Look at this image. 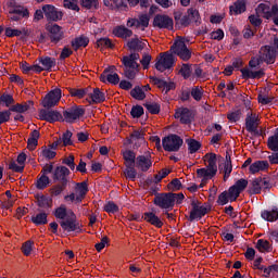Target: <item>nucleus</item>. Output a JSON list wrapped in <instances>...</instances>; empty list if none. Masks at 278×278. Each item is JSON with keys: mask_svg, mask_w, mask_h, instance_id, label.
<instances>
[{"mask_svg": "<svg viewBox=\"0 0 278 278\" xmlns=\"http://www.w3.org/2000/svg\"><path fill=\"white\" fill-rule=\"evenodd\" d=\"M122 64H123L124 68H140V64H138V62H135L128 55H124L122 58Z\"/></svg>", "mask_w": 278, "mask_h": 278, "instance_id": "obj_43", "label": "nucleus"}, {"mask_svg": "<svg viewBox=\"0 0 278 278\" xmlns=\"http://www.w3.org/2000/svg\"><path fill=\"white\" fill-rule=\"evenodd\" d=\"M267 147L270 151H278V128L276 129L274 136L268 137Z\"/></svg>", "mask_w": 278, "mask_h": 278, "instance_id": "obj_39", "label": "nucleus"}, {"mask_svg": "<svg viewBox=\"0 0 278 278\" xmlns=\"http://www.w3.org/2000/svg\"><path fill=\"white\" fill-rule=\"evenodd\" d=\"M31 108H34V101L28 100L24 103H16L9 110H4V112H9V114H12V112H16L17 114H25V112H28V110Z\"/></svg>", "mask_w": 278, "mask_h": 278, "instance_id": "obj_20", "label": "nucleus"}, {"mask_svg": "<svg viewBox=\"0 0 278 278\" xmlns=\"http://www.w3.org/2000/svg\"><path fill=\"white\" fill-rule=\"evenodd\" d=\"M80 5L86 8V10H92V8L99 10V0H81Z\"/></svg>", "mask_w": 278, "mask_h": 278, "instance_id": "obj_52", "label": "nucleus"}, {"mask_svg": "<svg viewBox=\"0 0 278 278\" xmlns=\"http://www.w3.org/2000/svg\"><path fill=\"white\" fill-rule=\"evenodd\" d=\"M55 218H59L60 226L63 229V231H67V233H71L73 231H76V233H81V224L77 222V215L73 211L70 213V219H65L67 216L66 206L61 205L55 208L54 211Z\"/></svg>", "mask_w": 278, "mask_h": 278, "instance_id": "obj_2", "label": "nucleus"}, {"mask_svg": "<svg viewBox=\"0 0 278 278\" xmlns=\"http://www.w3.org/2000/svg\"><path fill=\"white\" fill-rule=\"evenodd\" d=\"M241 117H242V111L240 109L227 115V118L230 123H238V121H240Z\"/></svg>", "mask_w": 278, "mask_h": 278, "instance_id": "obj_59", "label": "nucleus"}, {"mask_svg": "<svg viewBox=\"0 0 278 278\" xmlns=\"http://www.w3.org/2000/svg\"><path fill=\"white\" fill-rule=\"evenodd\" d=\"M39 64L43 66L45 71H48L49 73H51V70L54 68L56 61H55V58L40 56Z\"/></svg>", "mask_w": 278, "mask_h": 278, "instance_id": "obj_30", "label": "nucleus"}, {"mask_svg": "<svg viewBox=\"0 0 278 278\" xmlns=\"http://www.w3.org/2000/svg\"><path fill=\"white\" fill-rule=\"evenodd\" d=\"M261 217L263 220H267V223H275L278 220V207L273 206L270 211L265 210L262 211Z\"/></svg>", "mask_w": 278, "mask_h": 278, "instance_id": "obj_28", "label": "nucleus"}, {"mask_svg": "<svg viewBox=\"0 0 278 278\" xmlns=\"http://www.w3.org/2000/svg\"><path fill=\"white\" fill-rule=\"evenodd\" d=\"M130 97L137 101H144V99H147V93H144L140 86H136L134 89H131Z\"/></svg>", "mask_w": 278, "mask_h": 278, "instance_id": "obj_37", "label": "nucleus"}, {"mask_svg": "<svg viewBox=\"0 0 278 278\" xmlns=\"http://www.w3.org/2000/svg\"><path fill=\"white\" fill-rule=\"evenodd\" d=\"M138 67H124V76L126 79H136Z\"/></svg>", "mask_w": 278, "mask_h": 278, "instance_id": "obj_61", "label": "nucleus"}, {"mask_svg": "<svg viewBox=\"0 0 278 278\" xmlns=\"http://www.w3.org/2000/svg\"><path fill=\"white\" fill-rule=\"evenodd\" d=\"M86 114V109L81 105H74L63 111V117L66 123H74L75 121L81 118Z\"/></svg>", "mask_w": 278, "mask_h": 278, "instance_id": "obj_10", "label": "nucleus"}, {"mask_svg": "<svg viewBox=\"0 0 278 278\" xmlns=\"http://www.w3.org/2000/svg\"><path fill=\"white\" fill-rule=\"evenodd\" d=\"M92 103H103L105 101V93L99 88H94L93 92L89 94Z\"/></svg>", "mask_w": 278, "mask_h": 278, "instance_id": "obj_34", "label": "nucleus"}, {"mask_svg": "<svg viewBox=\"0 0 278 278\" xmlns=\"http://www.w3.org/2000/svg\"><path fill=\"white\" fill-rule=\"evenodd\" d=\"M204 157L207 162L206 168L202 167L197 169L199 179H202L199 188H203V184H207L210 179H214V177H216V173H218V165H216V153H206Z\"/></svg>", "mask_w": 278, "mask_h": 278, "instance_id": "obj_3", "label": "nucleus"}, {"mask_svg": "<svg viewBox=\"0 0 278 278\" xmlns=\"http://www.w3.org/2000/svg\"><path fill=\"white\" fill-rule=\"evenodd\" d=\"M71 138H73V132L71 130H66L62 136L63 147H72L73 140Z\"/></svg>", "mask_w": 278, "mask_h": 278, "instance_id": "obj_60", "label": "nucleus"}, {"mask_svg": "<svg viewBox=\"0 0 278 278\" xmlns=\"http://www.w3.org/2000/svg\"><path fill=\"white\" fill-rule=\"evenodd\" d=\"M257 11L261 12L264 18H267V21L270 18V5L266 3H260L257 7Z\"/></svg>", "mask_w": 278, "mask_h": 278, "instance_id": "obj_55", "label": "nucleus"}, {"mask_svg": "<svg viewBox=\"0 0 278 278\" xmlns=\"http://www.w3.org/2000/svg\"><path fill=\"white\" fill-rule=\"evenodd\" d=\"M89 43H90V39L84 35L76 37L71 41V46L74 49V51H79L81 47L86 48L88 47Z\"/></svg>", "mask_w": 278, "mask_h": 278, "instance_id": "obj_27", "label": "nucleus"}, {"mask_svg": "<svg viewBox=\"0 0 278 278\" xmlns=\"http://www.w3.org/2000/svg\"><path fill=\"white\" fill-rule=\"evenodd\" d=\"M175 118H179L181 125H190L194 118V114L188 108H179L175 112Z\"/></svg>", "mask_w": 278, "mask_h": 278, "instance_id": "obj_17", "label": "nucleus"}, {"mask_svg": "<svg viewBox=\"0 0 278 278\" xmlns=\"http://www.w3.org/2000/svg\"><path fill=\"white\" fill-rule=\"evenodd\" d=\"M33 249H34V241L31 240L24 242L22 245V252L24 255H26V257H28V255H31Z\"/></svg>", "mask_w": 278, "mask_h": 278, "instance_id": "obj_57", "label": "nucleus"}, {"mask_svg": "<svg viewBox=\"0 0 278 278\" xmlns=\"http://www.w3.org/2000/svg\"><path fill=\"white\" fill-rule=\"evenodd\" d=\"M187 14H189L191 23H195L197 26L201 25V15L197 9H188Z\"/></svg>", "mask_w": 278, "mask_h": 278, "instance_id": "obj_41", "label": "nucleus"}, {"mask_svg": "<svg viewBox=\"0 0 278 278\" xmlns=\"http://www.w3.org/2000/svg\"><path fill=\"white\" fill-rule=\"evenodd\" d=\"M71 176V169L64 165H59L52 173V179L54 184H63L68 186V177Z\"/></svg>", "mask_w": 278, "mask_h": 278, "instance_id": "obj_8", "label": "nucleus"}, {"mask_svg": "<svg viewBox=\"0 0 278 278\" xmlns=\"http://www.w3.org/2000/svg\"><path fill=\"white\" fill-rule=\"evenodd\" d=\"M143 114L144 108H142V105H134L130 110V116H132V118H140Z\"/></svg>", "mask_w": 278, "mask_h": 278, "instance_id": "obj_54", "label": "nucleus"}, {"mask_svg": "<svg viewBox=\"0 0 278 278\" xmlns=\"http://www.w3.org/2000/svg\"><path fill=\"white\" fill-rule=\"evenodd\" d=\"M249 194H262V176L250 180Z\"/></svg>", "mask_w": 278, "mask_h": 278, "instance_id": "obj_29", "label": "nucleus"}, {"mask_svg": "<svg viewBox=\"0 0 278 278\" xmlns=\"http://www.w3.org/2000/svg\"><path fill=\"white\" fill-rule=\"evenodd\" d=\"M89 89L88 88H84V89H71L70 90V94L72 97H77L78 99H84V97H86V94H88Z\"/></svg>", "mask_w": 278, "mask_h": 278, "instance_id": "obj_56", "label": "nucleus"}, {"mask_svg": "<svg viewBox=\"0 0 278 278\" xmlns=\"http://www.w3.org/2000/svg\"><path fill=\"white\" fill-rule=\"evenodd\" d=\"M47 218H49V214L41 212L37 215H33L30 220L34 225H36V227H40V225H47V223H49Z\"/></svg>", "mask_w": 278, "mask_h": 278, "instance_id": "obj_31", "label": "nucleus"}, {"mask_svg": "<svg viewBox=\"0 0 278 278\" xmlns=\"http://www.w3.org/2000/svg\"><path fill=\"white\" fill-rule=\"evenodd\" d=\"M45 17L49 23H58L64 18V13L53 4H45L42 7Z\"/></svg>", "mask_w": 278, "mask_h": 278, "instance_id": "obj_9", "label": "nucleus"}, {"mask_svg": "<svg viewBox=\"0 0 278 278\" xmlns=\"http://www.w3.org/2000/svg\"><path fill=\"white\" fill-rule=\"evenodd\" d=\"M175 55H178L184 62H188V60L192 58V51L188 49L186 41L179 39L173 43L169 51L160 53V58L156 60L154 68L160 73L173 68V66H175Z\"/></svg>", "mask_w": 278, "mask_h": 278, "instance_id": "obj_1", "label": "nucleus"}, {"mask_svg": "<svg viewBox=\"0 0 278 278\" xmlns=\"http://www.w3.org/2000/svg\"><path fill=\"white\" fill-rule=\"evenodd\" d=\"M230 12H235V14L247 12V0H237L235 4L230 7Z\"/></svg>", "mask_w": 278, "mask_h": 278, "instance_id": "obj_35", "label": "nucleus"}, {"mask_svg": "<svg viewBox=\"0 0 278 278\" xmlns=\"http://www.w3.org/2000/svg\"><path fill=\"white\" fill-rule=\"evenodd\" d=\"M104 212L108 214H116L118 212V205L113 201H110L104 205Z\"/></svg>", "mask_w": 278, "mask_h": 278, "instance_id": "obj_63", "label": "nucleus"}, {"mask_svg": "<svg viewBox=\"0 0 278 278\" xmlns=\"http://www.w3.org/2000/svg\"><path fill=\"white\" fill-rule=\"evenodd\" d=\"M174 25L173 17L166 14H156L153 18V27H157L159 29H168L172 31Z\"/></svg>", "mask_w": 278, "mask_h": 278, "instance_id": "obj_14", "label": "nucleus"}, {"mask_svg": "<svg viewBox=\"0 0 278 278\" xmlns=\"http://www.w3.org/2000/svg\"><path fill=\"white\" fill-rule=\"evenodd\" d=\"M35 199L37 200L38 207H41L42 210H51V207H53V199L45 194H37L35 195Z\"/></svg>", "mask_w": 278, "mask_h": 278, "instance_id": "obj_26", "label": "nucleus"}, {"mask_svg": "<svg viewBox=\"0 0 278 278\" xmlns=\"http://www.w3.org/2000/svg\"><path fill=\"white\" fill-rule=\"evenodd\" d=\"M138 156H136V152L134 150H126L123 152V159L125 166H136V160Z\"/></svg>", "mask_w": 278, "mask_h": 278, "instance_id": "obj_32", "label": "nucleus"}, {"mask_svg": "<svg viewBox=\"0 0 278 278\" xmlns=\"http://www.w3.org/2000/svg\"><path fill=\"white\" fill-rule=\"evenodd\" d=\"M124 175L126 179H130V181H136V177H138V172L136 170V165H125Z\"/></svg>", "mask_w": 278, "mask_h": 278, "instance_id": "obj_36", "label": "nucleus"}, {"mask_svg": "<svg viewBox=\"0 0 278 278\" xmlns=\"http://www.w3.org/2000/svg\"><path fill=\"white\" fill-rule=\"evenodd\" d=\"M114 71H116V66L114 65L106 67L100 75V81H102V84H105L108 81L113 86H117V84H121V76L114 73Z\"/></svg>", "mask_w": 278, "mask_h": 278, "instance_id": "obj_13", "label": "nucleus"}, {"mask_svg": "<svg viewBox=\"0 0 278 278\" xmlns=\"http://www.w3.org/2000/svg\"><path fill=\"white\" fill-rule=\"evenodd\" d=\"M142 219L146 220V223H149V225L156 227V229H162V227H164V222L162 218L156 216V214L153 212L143 213Z\"/></svg>", "mask_w": 278, "mask_h": 278, "instance_id": "obj_19", "label": "nucleus"}, {"mask_svg": "<svg viewBox=\"0 0 278 278\" xmlns=\"http://www.w3.org/2000/svg\"><path fill=\"white\" fill-rule=\"evenodd\" d=\"M258 58L261 62H265V64H275L277 60V49L273 46H263L260 50Z\"/></svg>", "mask_w": 278, "mask_h": 278, "instance_id": "obj_12", "label": "nucleus"}, {"mask_svg": "<svg viewBox=\"0 0 278 278\" xmlns=\"http://www.w3.org/2000/svg\"><path fill=\"white\" fill-rule=\"evenodd\" d=\"M150 83L160 88V90H164V86L166 85V80L156 76H150Z\"/></svg>", "mask_w": 278, "mask_h": 278, "instance_id": "obj_58", "label": "nucleus"}, {"mask_svg": "<svg viewBox=\"0 0 278 278\" xmlns=\"http://www.w3.org/2000/svg\"><path fill=\"white\" fill-rule=\"evenodd\" d=\"M5 105V108H10L11 105H14V97L9 93H2L0 96V105Z\"/></svg>", "mask_w": 278, "mask_h": 278, "instance_id": "obj_47", "label": "nucleus"}, {"mask_svg": "<svg viewBox=\"0 0 278 278\" xmlns=\"http://www.w3.org/2000/svg\"><path fill=\"white\" fill-rule=\"evenodd\" d=\"M168 190H173V192L179 190L181 188V180L179 178H174L168 185Z\"/></svg>", "mask_w": 278, "mask_h": 278, "instance_id": "obj_64", "label": "nucleus"}, {"mask_svg": "<svg viewBox=\"0 0 278 278\" xmlns=\"http://www.w3.org/2000/svg\"><path fill=\"white\" fill-rule=\"evenodd\" d=\"M257 127H260V117L248 113L247 117H245V129L247 131H249V134H253V136H262V134L260 132V129H257Z\"/></svg>", "mask_w": 278, "mask_h": 278, "instance_id": "obj_16", "label": "nucleus"}, {"mask_svg": "<svg viewBox=\"0 0 278 278\" xmlns=\"http://www.w3.org/2000/svg\"><path fill=\"white\" fill-rule=\"evenodd\" d=\"M51 184V179H49V176L41 175L36 182L37 190H45Z\"/></svg>", "mask_w": 278, "mask_h": 278, "instance_id": "obj_44", "label": "nucleus"}, {"mask_svg": "<svg viewBox=\"0 0 278 278\" xmlns=\"http://www.w3.org/2000/svg\"><path fill=\"white\" fill-rule=\"evenodd\" d=\"M179 73L184 77V79H190L192 75V65L184 63Z\"/></svg>", "mask_w": 278, "mask_h": 278, "instance_id": "obj_49", "label": "nucleus"}, {"mask_svg": "<svg viewBox=\"0 0 278 278\" xmlns=\"http://www.w3.org/2000/svg\"><path fill=\"white\" fill-rule=\"evenodd\" d=\"M173 197V192H156L153 199V203L156 207H160V210L172 211L173 207H175Z\"/></svg>", "mask_w": 278, "mask_h": 278, "instance_id": "obj_5", "label": "nucleus"}, {"mask_svg": "<svg viewBox=\"0 0 278 278\" xmlns=\"http://www.w3.org/2000/svg\"><path fill=\"white\" fill-rule=\"evenodd\" d=\"M227 192L231 203H233V201H238V197L242 194V191H239L235 185L229 187Z\"/></svg>", "mask_w": 278, "mask_h": 278, "instance_id": "obj_50", "label": "nucleus"}, {"mask_svg": "<svg viewBox=\"0 0 278 278\" xmlns=\"http://www.w3.org/2000/svg\"><path fill=\"white\" fill-rule=\"evenodd\" d=\"M143 108H146V110H148L150 114H160L162 110V106L160 105V103H156V102H146L143 104Z\"/></svg>", "mask_w": 278, "mask_h": 278, "instance_id": "obj_42", "label": "nucleus"}, {"mask_svg": "<svg viewBox=\"0 0 278 278\" xmlns=\"http://www.w3.org/2000/svg\"><path fill=\"white\" fill-rule=\"evenodd\" d=\"M11 21L18 22L23 18H29V10L23 5H14L9 10Z\"/></svg>", "mask_w": 278, "mask_h": 278, "instance_id": "obj_15", "label": "nucleus"}, {"mask_svg": "<svg viewBox=\"0 0 278 278\" xmlns=\"http://www.w3.org/2000/svg\"><path fill=\"white\" fill-rule=\"evenodd\" d=\"M62 164L70 167V170H75L76 164H75V155L70 154L67 157L62 159Z\"/></svg>", "mask_w": 278, "mask_h": 278, "instance_id": "obj_53", "label": "nucleus"}, {"mask_svg": "<svg viewBox=\"0 0 278 278\" xmlns=\"http://www.w3.org/2000/svg\"><path fill=\"white\" fill-rule=\"evenodd\" d=\"M242 79H262L266 73L264 72V68H261L258 71H251L249 68H241L240 70Z\"/></svg>", "mask_w": 278, "mask_h": 278, "instance_id": "obj_24", "label": "nucleus"}, {"mask_svg": "<svg viewBox=\"0 0 278 278\" xmlns=\"http://www.w3.org/2000/svg\"><path fill=\"white\" fill-rule=\"evenodd\" d=\"M58 153L51 148H47L46 146L41 147L40 156L45 157L46 160H53Z\"/></svg>", "mask_w": 278, "mask_h": 278, "instance_id": "obj_45", "label": "nucleus"}, {"mask_svg": "<svg viewBox=\"0 0 278 278\" xmlns=\"http://www.w3.org/2000/svg\"><path fill=\"white\" fill-rule=\"evenodd\" d=\"M186 143L188 144L189 153H197L199 149H201V142L195 139H186Z\"/></svg>", "mask_w": 278, "mask_h": 278, "instance_id": "obj_46", "label": "nucleus"}, {"mask_svg": "<svg viewBox=\"0 0 278 278\" xmlns=\"http://www.w3.org/2000/svg\"><path fill=\"white\" fill-rule=\"evenodd\" d=\"M126 47L129 51L140 53V51H143L144 47H147V43L140 40V38L135 37L127 41Z\"/></svg>", "mask_w": 278, "mask_h": 278, "instance_id": "obj_23", "label": "nucleus"}, {"mask_svg": "<svg viewBox=\"0 0 278 278\" xmlns=\"http://www.w3.org/2000/svg\"><path fill=\"white\" fill-rule=\"evenodd\" d=\"M268 168H270V163H268V161H256L250 165L249 170L251 175H255L268 170Z\"/></svg>", "mask_w": 278, "mask_h": 278, "instance_id": "obj_25", "label": "nucleus"}, {"mask_svg": "<svg viewBox=\"0 0 278 278\" xmlns=\"http://www.w3.org/2000/svg\"><path fill=\"white\" fill-rule=\"evenodd\" d=\"M136 168L141 170V173H147L153 166V161L151 160V154L138 155L135 162Z\"/></svg>", "mask_w": 278, "mask_h": 278, "instance_id": "obj_18", "label": "nucleus"}, {"mask_svg": "<svg viewBox=\"0 0 278 278\" xmlns=\"http://www.w3.org/2000/svg\"><path fill=\"white\" fill-rule=\"evenodd\" d=\"M46 31H48V38L50 39V42L52 45H58L59 42H62L64 40V29L62 26L53 23L48 22L46 25Z\"/></svg>", "mask_w": 278, "mask_h": 278, "instance_id": "obj_6", "label": "nucleus"}, {"mask_svg": "<svg viewBox=\"0 0 278 278\" xmlns=\"http://www.w3.org/2000/svg\"><path fill=\"white\" fill-rule=\"evenodd\" d=\"M162 147L168 153H176L184 147V139L176 134H169L162 139Z\"/></svg>", "mask_w": 278, "mask_h": 278, "instance_id": "obj_4", "label": "nucleus"}, {"mask_svg": "<svg viewBox=\"0 0 278 278\" xmlns=\"http://www.w3.org/2000/svg\"><path fill=\"white\" fill-rule=\"evenodd\" d=\"M229 193L227 191H223L219 195L218 199L216 201L217 205H227V203H229Z\"/></svg>", "mask_w": 278, "mask_h": 278, "instance_id": "obj_62", "label": "nucleus"}, {"mask_svg": "<svg viewBox=\"0 0 278 278\" xmlns=\"http://www.w3.org/2000/svg\"><path fill=\"white\" fill-rule=\"evenodd\" d=\"M113 35L116 38H122L123 40H127V38H131L134 36V30L127 28L125 25H119L113 28Z\"/></svg>", "mask_w": 278, "mask_h": 278, "instance_id": "obj_22", "label": "nucleus"}, {"mask_svg": "<svg viewBox=\"0 0 278 278\" xmlns=\"http://www.w3.org/2000/svg\"><path fill=\"white\" fill-rule=\"evenodd\" d=\"M60 99H62V89L55 88L49 91L42 99L41 105L46 110H51V108H55L60 103Z\"/></svg>", "mask_w": 278, "mask_h": 278, "instance_id": "obj_7", "label": "nucleus"}, {"mask_svg": "<svg viewBox=\"0 0 278 278\" xmlns=\"http://www.w3.org/2000/svg\"><path fill=\"white\" fill-rule=\"evenodd\" d=\"M74 190L76 192V203H81L89 192L88 181L76 182Z\"/></svg>", "mask_w": 278, "mask_h": 278, "instance_id": "obj_21", "label": "nucleus"}, {"mask_svg": "<svg viewBox=\"0 0 278 278\" xmlns=\"http://www.w3.org/2000/svg\"><path fill=\"white\" fill-rule=\"evenodd\" d=\"M210 210H211L210 207L203 205L195 211V214L193 217H192V213H190L188 220L190 223H194V220H201V218H203V216H205L210 212Z\"/></svg>", "mask_w": 278, "mask_h": 278, "instance_id": "obj_33", "label": "nucleus"}, {"mask_svg": "<svg viewBox=\"0 0 278 278\" xmlns=\"http://www.w3.org/2000/svg\"><path fill=\"white\" fill-rule=\"evenodd\" d=\"M255 249L261 253H270V242H268V240L258 239Z\"/></svg>", "mask_w": 278, "mask_h": 278, "instance_id": "obj_38", "label": "nucleus"}, {"mask_svg": "<svg viewBox=\"0 0 278 278\" xmlns=\"http://www.w3.org/2000/svg\"><path fill=\"white\" fill-rule=\"evenodd\" d=\"M98 49H114V43L108 37H103L97 40L96 42Z\"/></svg>", "mask_w": 278, "mask_h": 278, "instance_id": "obj_40", "label": "nucleus"}, {"mask_svg": "<svg viewBox=\"0 0 278 278\" xmlns=\"http://www.w3.org/2000/svg\"><path fill=\"white\" fill-rule=\"evenodd\" d=\"M39 121H46L47 123H58L60 121H64V116L62 115V113H60V111L40 109Z\"/></svg>", "mask_w": 278, "mask_h": 278, "instance_id": "obj_11", "label": "nucleus"}, {"mask_svg": "<svg viewBox=\"0 0 278 278\" xmlns=\"http://www.w3.org/2000/svg\"><path fill=\"white\" fill-rule=\"evenodd\" d=\"M190 92L194 101H201V99H203V87L194 86L191 88Z\"/></svg>", "mask_w": 278, "mask_h": 278, "instance_id": "obj_51", "label": "nucleus"}, {"mask_svg": "<svg viewBox=\"0 0 278 278\" xmlns=\"http://www.w3.org/2000/svg\"><path fill=\"white\" fill-rule=\"evenodd\" d=\"M68 185H64L62 182H59L58 185H54L51 189H50V193L51 197H60V194H62L63 190H66V187Z\"/></svg>", "mask_w": 278, "mask_h": 278, "instance_id": "obj_48", "label": "nucleus"}]
</instances>
